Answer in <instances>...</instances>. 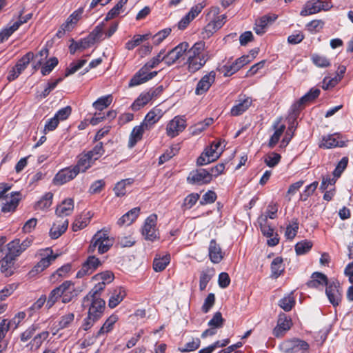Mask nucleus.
Returning a JSON list of instances; mask_svg holds the SVG:
<instances>
[{"mask_svg": "<svg viewBox=\"0 0 353 353\" xmlns=\"http://www.w3.org/2000/svg\"><path fill=\"white\" fill-rule=\"evenodd\" d=\"M278 206L275 203H270L267 208L265 214L259 219V221L267 222L268 218L274 219L276 216Z\"/></svg>", "mask_w": 353, "mask_h": 353, "instance_id": "nucleus-53", "label": "nucleus"}, {"mask_svg": "<svg viewBox=\"0 0 353 353\" xmlns=\"http://www.w3.org/2000/svg\"><path fill=\"white\" fill-rule=\"evenodd\" d=\"M312 63L317 67L326 68L330 65L329 59L325 56L319 54H312L311 55Z\"/></svg>", "mask_w": 353, "mask_h": 353, "instance_id": "nucleus-60", "label": "nucleus"}, {"mask_svg": "<svg viewBox=\"0 0 353 353\" xmlns=\"http://www.w3.org/2000/svg\"><path fill=\"white\" fill-rule=\"evenodd\" d=\"M208 254L210 261L213 263H219L223 257L221 248L214 239L211 240L210 242Z\"/></svg>", "mask_w": 353, "mask_h": 353, "instance_id": "nucleus-27", "label": "nucleus"}, {"mask_svg": "<svg viewBox=\"0 0 353 353\" xmlns=\"http://www.w3.org/2000/svg\"><path fill=\"white\" fill-rule=\"evenodd\" d=\"M112 101V95H106L99 98L96 101L93 103V106L96 110H103V109L108 107Z\"/></svg>", "mask_w": 353, "mask_h": 353, "instance_id": "nucleus-54", "label": "nucleus"}, {"mask_svg": "<svg viewBox=\"0 0 353 353\" xmlns=\"http://www.w3.org/2000/svg\"><path fill=\"white\" fill-rule=\"evenodd\" d=\"M74 210V201L72 199H66L57 205L56 214L59 217H63L72 214Z\"/></svg>", "mask_w": 353, "mask_h": 353, "instance_id": "nucleus-31", "label": "nucleus"}, {"mask_svg": "<svg viewBox=\"0 0 353 353\" xmlns=\"http://www.w3.org/2000/svg\"><path fill=\"white\" fill-rule=\"evenodd\" d=\"M68 226L67 219L58 221L54 223L50 230V236L53 239H58L63 233L65 232Z\"/></svg>", "mask_w": 353, "mask_h": 353, "instance_id": "nucleus-33", "label": "nucleus"}, {"mask_svg": "<svg viewBox=\"0 0 353 353\" xmlns=\"http://www.w3.org/2000/svg\"><path fill=\"white\" fill-rule=\"evenodd\" d=\"M151 101L150 94L147 92H142L131 105L134 111H137Z\"/></svg>", "mask_w": 353, "mask_h": 353, "instance_id": "nucleus-45", "label": "nucleus"}, {"mask_svg": "<svg viewBox=\"0 0 353 353\" xmlns=\"http://www.w3.org/2000/svg\"><path fill=\"white\" fill-rule=\"evenodd\" d=\"M102 264L99 258L95 256H89L82 264L81 269L77 273V278H82L92 274Z\"/></svg>", "mask_w": 353, "mask_h": 353, "instance_id": "nucleus-9", "label": "nucleus"}, {"mask_svg": "<svg viewBox=\"0 0 353 353\" xmlns=\"http://www.w3.org/2000/svg\"><path fill=\"white\" fill-rule=\"evenodd\" d=\"M201 345V340L199 338H192L190 341L187 342L183 347H179L181 352H190L197 350Z\"/></svg>", "mask_w": 353, "mask_h": 353, "instance_id": "nucleus-55", "label": "nucleus"}, {"mask_svg": "<svg viewBox=\"0 0 353 353\" xmlns=\"http://www.w3.org/2000/svg\"><path fill=\"white\" fill-rule=\"evenodd\" d=\"M345 146V141L339 133L329 134L321 137L319 147L323 149L342 148Z\"/></svg>", "mask_w": 353, "mask_h": 353, "instance_id": "nucleus-5", "label": "nucleus"}, {"mask_svg": "<svg viewBox=\"0 0 353 353\" xmlns=\"http://www.w3.org/2000/svg\"><path fill=\"white\" fill-rule=\"evenodd\" d=\"M252 100L250 97H244L243 99H239L237 103L231 109V114L232 116H239L246 111L251 105Z\"/></svg>", "mask_w": 353, "mask_h": 353, "instance_id": "nucleus-29", "label": "nucleus"}, {"mask_svg": "<svg viewBox=\"0 0 353 353\" xmlns=\"http://www.w3.org/2000/svg\"><path fill=\"white\" fill-rule=\"evenodd\" d=\"M74 320V314L68 312L61 316L58 321V330H62L69 327Z\"/></svg>", "mask_w": 353, "mask_h": 353, "instance_id": "nucleus-49", "label": "nucleus"}, {"mask_svg": "<svg viewBox=\"0 0 353 353\" xmlns=\"http://www.w3.org/2000/svg\"><path fill=\"white\" fill-rule=\"evenodd\" d=\"M79 174V170L74 166L67 167L59 170L53 178V183L56 185H63L74 179Z\"/></svg>", "mask_w": 353, "mask_h": 353, "instance_id": "nucleus-7", "label": "nucleus"}, {"mask_svg": "<svg viewBox=\"0 0 353 353\" xmlns=\"http://www.w3.org/2000/svg\"><path fill=\"white\" fill-rule=\"evenodd\" d=\"M170 262V254H157L153 261V269L157 272H162L169 265Z\"/></svg>", "mask_w": 353, "mask_h": 353, "instance_id": "nucleus-34", "label": "nucleus"}, {"mask_svg": "<svg viewBox=\"0 0 353 353\" xmlns=\"http://www.w3.org/2000/svg\"><path fill=\"white\" fill-rule=\"evenodd\" d=\"M34 59V54L32 52H28L17 61L14 67L21 73L27 68L30 61H32Z\"/></svg>", "mask_w": 353, "mask_h": 353, "instance_id": "nucleus-46", "label": "nucleus"}, {"mask_svg": "<svg viewBox=\"0 0 353 353\" xmlns=\"http://www.w3.org/2000/svg\"><path fill=\"white\" fill-rule=\"evenodd\" d=\"M330 283L327 276L321 272H314L310 280L307 283L309 288L322 290L325 286L327 287Z\"/></svg>", "mask_w": 353, "mask_h": 353, "instance_id": "nucleus-22", "label": "nucleus"}, {"mask_svg": "<svg viewBox=\"0 0 353 353\" xmlns=\"http://www.w3.org/2000/svg\"><path fill=\"white\" fill-rule=\"evenodd\" d=\"M274 128L275 130L274 134L270 137L268 146L271 148H274L277 143L279 142L281 135L283 134L284 130L285 129V125L282 124L280 125H274Z\"/></svg>", "mask_w": 353, "mask_h": 353, "instance_id": "nucleus-48", "label": "nucleus"}, {"mask_svg": "<svg viewBox=\"0 0 353 353\" xmlns=\"http://www.w3.org/2000/svg\"><path fill=\"white\" fill-rule=\"evenodd\" d=\"M234 61L232 63H226L219 67V72L225 77H230L239 70V66Z\"/></svg>", "mask_w": 353, "mask_h": 353, "instance_id": "nucleus-56", "label": "nucleus"}, {"mask_svg": "<svg viewBox=\"0 0 353 353\" xmlns=\"http://www.w3.org/2000/svg\"><path fill=\"white\" fill-rule=\"evenodd\" d=\"M53 194L50 192L45 193L40 199L34 204L35 210H48L52 203Z\"/></svg>", "mask_w": 353, "mask_h": 353, "instance_id": "nucleus-39", "label": "nucleus"}, {"mask_svg": "<svg viewBox=\"0 0 353 353\" xmlns=\"http://www.w3.org/2000/svg\"><path fill=\"white\" fill-rule=\"evenodd\" d=\"M277 19V15L274 14H268L263 15L256 20L254 30L255 32L261 35L265 33L268 26L272 24Z\"/></svg>", "mask_w": 353, "mask_h": 353, "instance_id": "nucleus-19", "label": "nucleus"}, {"mask_svg": "<svg viewBox=\"0 0 353 353\" xmlns=\"http://www.w3.org/2000/svg\"><path fill=\"white\" fill-rule=\"evenodd\" d=\"M126 296L125 290L122 287H117L112 292L108 301V306L110 308L116 307Z\"/></svg>", "mask_w": 353, "mask_h": 353, "instance_id": "nucleus-28", "label": "nucleus"}, {"mask_svg": "<svg viewBox=\"0 0 353 353\" xmlns=\"http://www.w3.org/2000/svg\"><path fill=\"white\" fill-rule=\"evenodd\" d=\"M285 270V265L281 257H276L271 263V276L278 278Z\"/></svg>", "mask_w": 353, "mask_h": 353, "instance_id": "nucleus-40", "label": "nucleus"}, {"mask_svg": "<svg viewBox=\"0 0 353 353\" xmlns=\"http://www.w3.org/2000/svg\"><path fill=\"white\" fill-rule=\"evenodd\" d=\"M17 259L6 254L3 250H0L1 271L6 276H10L13 273L14 265Z\"/></svg>", "mask_w": 353, "mask_h": 353, "instance_id": "nucleus-23", "label": "nucleus"}, {"mask_svg": "<svg viewBox=\"0 0 353 353\" xmlns=\"http://www.w3.org/2000/svg\"><path fill=\"white\" fill-rule=\"evenodd\" d=\"M188 48L189 44L187 42H182L177 45L167 54H164L165 63L168 65L174 64L188 51Z\"/></svg>", "mask_w": 353, "mask_h": 353, "instance_id": "nucleus-13", "label": "nucleus"}, {"mask_svg": "<svg viewBox=\"0 0 353 353\" xmlns=\"http://www.w3.org/2000/svg\"><path fill=\"white\" fill-rule=\"evenodd\" d=\"M5 202L3 203L1 211L3 213L14 212L21 200V194L19 192H12L10 195H6L4 198Z\"/></svg>", "mask_w": 353, "mask_h": 353, "instance_id": "nucleus-17", "label": "nucleus"}, {"mask_svg": "<svg viewBox=\"0 0 353 353\" xmlns=\"http://www.w3.org/2000/svg\"><path fill=\"white\" fill-rule=\"evenodd\" d=\"M312 247V243L309 241H303L299 242L295 245V251L298 255H302L307 253Z\"/></svg>", "mask_w": 353, "mask_h": 353, "instance_id": "nucleus-64", "label": "nucleus"}, {"mask_svg": "<svg viewBox=\"0 0 353 353\" xmlns=\"http://www.w3.org/2000/svg\"><path fill=\"white\" fill-rule=\"evenodd\" d=\"M157 216L154 214L149 216L145 221L142 234L146 240L153 241L159 237L157 229Z\"/></svg>", "mask_w": 353, "mask_h": 353, "instance_id": "nucleus-4", "label": "nucleus"}, {"mask_svg": "<svg viewBox=\"0 0 353 353\" xmlns=\"http://www.w3.org/2000/svg\"><path fill=\"white\" fill-rule=\"evenodd\" d=\"M40 328L39 323H34L30 325L28 328H27L23 332H22L20 335V340L22 342H26L29 339H30L36 331Z\"/></svg>", "mask_w": 353, "mask_h": 353, "instance_id": "nucleus-59", "label": "nucleus"}, {"mask_svg": "<svg viewBox=\"0 0 353 353\" xmlns=\"http://www.w3.org/2000/svg\"><path fill=\"white\" fill-rule=\"evenodd\" d=\"M220 9L217 6L211 7L208 14L209 17L212 16L214 18L212 22L216 26V29L219 30L226 22L227 16L225 14L219 15Z\"/></svg>", "mask_w": 353, "mask_h": 353, "instance_id": "nucleus-35", "label": "nucleus"}, {"mask_svg": "<svg viewBox=\"0 0 353 353\" xmlns=\"http://www.w3.org/2000/svg\"><path fill=\"white\" fill-rule=\"evenodd\" d=\"M157 71L151 72L145 65H143L135 74L132 77L129 82V87H134L144 83L149 80L153 79L157 74Z\"/></svg>", "mask_w": 353, "mask_h": 353, "instance_id": "nucleus-6", "label": "nucleus"}, {"mask_svg": "<svg viewBox=\"0 0 353 353\" xmlns=\"http://www.w3.org/2000/svg\"><path fill=\"white\" fill-rule=\"evenodd\" d=\"M134 182V179L129 178L119 181L114 188V191L117 196H123L126 194V188L130 186Z\"/></svg>", "mask_w": 353, "mask_h": 353, "instance_id": "nucleus-43", "label": "nucleus"}, {"mask_svg": "<svg viewBox=\"0 0 353 353\" xmlns=\"http://www.w3.org/2000/svg\"><path fill=\"white\" fill-rule=\"evenodd\" d=\"M6 247L7 250L5 253L15 259L23 252L20 245V240L19 239H15L10 241L7 244Z\"/></svg>", "mask_w": 353, "mask_h": 353, "instance_id": "nucleus-36", "label": "nucleus"}, {"mask_svg": "<svg viewBox=\"0 0 353 353\" xmlns=\"http://www.w3.org/2000/svg\"><path fill=\"white\" fill-rule=\"evenodd\" d=\"M59 287L53 289L49 294L48 297H46V307L47 309L51 308L56 302L61 298V292Z\"/></svg>", "mask_w": 353, "mask_h": 353, "instance_id": "nucleus-52", "label": "nucleus"}, {"mask_svg": "<svg viewBox=\"0 0 353 353\" xmlns=\"http://www.w3.org/2000/svg\"><path fill=\"white\" fill-rule=\"evenodd\" d=\"M292 326V321L286 316H280L278 320V323L273 330V334L276 337H281L285 333L290 329Z\"/></svg>", "mask_w": 353, "mask_h": 353, "instance_id": "nucleus-26", "label": "nucleus"}, {"mask_svg": "<svg viewBox=\"0 0 353 353\" xmlns=\"http://www.w3.org/2000/svg\"><path fill=\"white\" fill-rule=\"evenodd\" d=\"M165 50H161L156 57L151 59L144 65H145L148 69L152 70L156 68L161 62H165Z\"/></svg>", "mask_w": 353, "mask_h": 353, "instance_id": "nucleus-63", "label": "nucleus"}, {"mask_svg": "<svg viewBox=\"0 0 353 353\" xmlns=\"http://www.w3.org/2000/svg\"><path fill=\"white\" fill-rule=\"evenodd\" d=\"M262 234L268 239L267 244L269 246H275L279 242L278 234L275 232L274 229L269 225L267 222L259 221Z\"/></svg>", "mask_w": 353, "mask_h": 353, "instance_id": "nucleus-21", "label": "nucleus"}, {"mask_svg": "<svg viewBox=\"0 0 353 353\" xmlns=\"http://www.w3.org/2000/svg\"><path fill=\"white\" fill-rule=\"evenodd\" d=\"M114 279V274L109 270L97 274L93 276V280L99 281L95 285H102L103 290L107 284L110 283Z\"/></svg>", "mask_w": 353, "mask_h": 353, "instance_id": "nucleus-37", "label": "nucleus"}, {"mask_svg": "<svg viewBox=\"0 0 353 353\" xmlns=\"http://www.w3.org/2000/svg\"><path fill=\"white\" fill-rule=\"evenodd\" d=\"M46 304V296L41 295L28 310L29 316H32L34 313L38 312L43 305Z\"/></svg>", "mask_w": 353, "mask_h": 353, "instance_id": "nucleus-61", "label": "nucleus"}, {"mask_svg": "<svg viewBox=\"0 0 353 353\" xmlns=\"http://www.w3.org/2000/svg\"><path fill=\"white\" fill-rule=\"evenodd\" d=\"M39 255L41 257L40 261L34 267V271L36 272L43 271L57 258V255H54L52 250L49 248L40 250L39 251Z\"/></svg>", "mask_w": 353, "mask_h": 353, "instance_id": "nucleus-10", "label": "nucleus"}, {"mask_svg": "<svg viewBox=\"0 0 353 353\" xmlns=\"http://www.w3.org/2000/svg\"><path fill=\"white\" fill-rule=\"evenodd\" d=\"M215 79L216 72L214 70H212L204 75L196 85L195 94L196 95H201L208 92L211 85L214 83Z\"/></svg>", "mask_w": 353, "mask_h": 353, "instance_id": "nucleus-14", "label": "nucleus"}, {"mask_svg": "<svg viewBox=\"0 0 353 353\" xmlns=\"http://www.w3.org/2000/svg\"><path fill=\"white\" fill-rule=\"evenodd\" d=\"M103 292L102 285H94L83 299L82 307L88 309V314L100 319L105 310V301L101 298Z\"/></svg>", "mask_w": 353, "mask_h": 353, "instance_id": "nucleus-1", "label": "nucleus"}, {"mask_svg": "<svg viewBox=\"0 0 353 353\" xmlns=\"http://www.w3.org/2000/svg\"><path fill=\"white\" fill-rule=\"evenodd\" d=\"M295 304V299L292 294L283 297L279 301V306L285 311H290Z\"/></svg>", "mask_w": 353, "mask_h": 353, "instance_id": "nucleus-62", "label": "nucleus"}, {"mask_svg": "<svg viewBox=\"0 0 353 353\" xmlns=\"http://www.w3.org/2000/svg\"><path fill=\"white\" fill-rule=\"evenodd\" d=\"M185 127L186 120L183 117L176 116L167 124L166 134L168 137L174 138L183 132Z\"/></svg>", "mask_w": 353, "mask_h": 353, "instance_id": "nucleus-8", "label": "nucleus"}, {"mask_svg": "<svg viewBox=\"0 0 353 353\" xmlns=\"http://www.w3.org/2000/svg\"><path fill=\"white\" fill-rule=\"evenodd\" d=\"M282 348L285 353H299L310 349L309 344L299 339H292L284 341Z\"/></svg>", "mask_w": 353, "mask_h": 353, "instance_id": "nucleus-12", "label": "nucleus"}, {"mask_svg": "<svg viewBox=\"0 0 353 353\" xmlns=\"http://www.w3.org/2000/svg\"><path fill=\"white\" fill-rule=\"evenodd\" d=\"M320 90L318 88H312L303 95L298 101H296L292 106L294 111H298L303 108L306 105L314 101L320 94Z\"/></svg>", "mask_w": 353, "mask_h": 353, "instance_id": "nucleus-18", "label": "nucleus"}, {"mask_svg": "<svg viewBox=\"0 0 353 353\" xmlns=\"http://www.w3.org/2000/svg\"><path fill=\"white\" fill-rule=\"evenodd\" d=\"M204 49L205 43L203 41H199L194 44L188 53L190 55L208 57V54L203 53Z\"/></svg>", "mask_w": 353, "mask_h": 353, "instance_id": "nucleus-57", "label": "nucleus"}, {"mask_svg": "<svg viewBox=\"0 0 353 353\" xmlns=\"http://www.w3.org/2000/svg\"><path fill=\"white\" fill-rule=\"evenodd\" d=\"M336 179L331 178L330 176H324L322 179V182L320 186V190L325 192L323 199L330 201L332 199L335 194V183Z\"/></svg>", "mask_w": 353, "mask_h": 353, "instance_id": "nucleus-15", "label": "nucleus"}, {"mask_svg": "<svg viewBox=\"0 0 353 353\" xmlns=\"http://www.w3.org/2000/svg\"><path fill=\"white\" fill-rule=\"evenodd\" d=\"M59 288L61 291L62 302L64 303L70 302L77 296L74 284L72 281H64Z\"/></svg>", "mask_w": 353, "mask_h": 353, "instance_id": "nucleus-20", "label": "nucleus"}, {"mask_svg": "<svg viewBox=\"0 0 353 353\" xmlns=\"http://www.w3.org/2000/svg\"><path fill=\"white\" fill-rule=\"evenodd\" d=\"M214 122V119L212 118H207L204 121H201L195 124L192 128V134L198 135L204 131L208 127L211 125Z\"/></svg>", "mask_w": 353, "mask_h": 353, "instance_id": "nucleus-50", "label": "nucleus"}, {"mask_svg": "<svg viewBox=\"0 0 353 353\" xmlns=\"http://www.w3.org/2000/svg\"><path fill=\"white\" fill-rule=\"evenodd\" d=\"M145 130H147L141 123L133 128L129 138L128 146L130 148H133L142 139Z\"/></svg>", "mask_w": 353, "mask_h": 353, "instance_id": "nucleus-38", "label": "nucleus"}, {"mask_svg": "<svg viewBox=\"0 0 353 353\" xmlns=\"http://www.w3.org/2000/svg\"><path fill=\"white\" fill-rule=\"evenodd\" d=\"M187 181L190 184L203 185L212 181L207 169L199 168L190 172Z\"/></svg>", "mask_w": 353, "mask_h": 353, "instance_id": "nucleus-11", "label": "nucleus"}, {"mask_svg": "<svg viewBox=\"0 0 353 353\" xmlns=\"http://www.w3.org/2000/svg\"><path fill=\"white\" fill-rule=\"evenodd\" d=\"M200 195L198 193H191L188 194L183 201L182 208L183 210L191 209L198 201Z\"/></svg>", "mask_w": 353, "mask_h": 353, "instance_id": "nucleus-58", "label": "nucleus"}, {"mask_svg": "<svg viewBox=\"0 0 353 353\" xmlns=\"http://www.w3.org/2000/svg\"><path fill=\"white\" fill-rule=\"evenodd\" d=\"M162 116V110L159 108H154L146 114L141 124L145 127L146 130H150L154 123L159 121Z\"/></svg>", "mask_w": 353, "mask_h": 353, "instance_id": "nucleus-25", "label": "nucleus"}, {"mask_svg": "<svg viewBox=\"0 0 353 353\" xmlns=\"http://www.w3.org/2000/svg\"><path fill=\"white\" fill-rule=\"evenodd\" d=\"M325 294L333 307L339 306L342 301L343 290L336 279H330V283L325 288Z\"/></svg>", "mask_w": 353, "mask_h": 353, "instance_id": "nucleus-3", "label": "nucleus"}, {"mask_svg": "<svg viewBox=\"0 0 353 353\" xmlns=\"http://www.w3.org/2000/svg\"><path fill=\"white\" fill-rule=\"evenodd\" d=\"M114 243L113 239L109 236L107 230L97 232L93 236L88 248L89 252H94L97 249L99 254L108 252Z\"/></svg>", "mask_w": 353, "mask_h": 353, "instance_id": "nucleus-2", "label": "nucleus"}, {"mask_svg": "<svg viewBox=\"0 0 353 353\" xmlns=\"http://www.w3.org/2000/svg\"><path fill=\"white\" fill-rule=\"evenodd\" d=\"M94 161L87 152L82 153L79 156L77 163L74 167L79 170V173L84 172L92 165Z\"/></svg>", "mask_w": 353, "mask_h": 353, "instance_id": "nucleus-30", "label": "nucleus"}, {"mask_svg": "<svg viewBox=\"0 0 353 353\" xmlns=\"http://www.w3.org/2000/svg\"><path fill=\"white\" fill-rule=\"evenodd\" d=\"M139 212V208H134L132 209L119 219L118 224L119 225H130L138 217Z\"/></svg>", "mask_w": 353, "mask_h": 353, "instance_id": "nucleus-41", "label": "nucleus"}, {"mask_svg": "<svg viewBox=\"0 0 353 353\" xmlns=\"http://www.w3.org/2000/svg\"><path fill=\"white\" fill-rule=\"evenodd\" d=\"M90 219L91 215L89 212L79 216L72 224L73 231L77 232L86 227L90 223Z\"/></svg>", "mask_w": 353, "mask_h": 353, "instance_id": "nucleus-42", "label": "nucleus"}, {"mask_svg": "<svg viewBox=\"0 0 353 353\" xmlns=\"http://www.w3.org/2000/svg\"><path fill=\"white\" fill-rule=\"evenodd\" d=\"M208 59V57H199L188 54V58L186 62L188 71L191 73L198 71L205 64Z\"/></svg>", "mask_w": 353, "mask_h": 353, "instance_id": "nucleus-24", "label": "nucleus"}, {"mask_svg": "<svg viewBox=\"0 0 353 353\" xmlns=\"http://www.w3.org/2000/svg\"><path fill=\"white\" fill-rule=\"evenodd\" d=\"M48 336L49 332L48 331H43L34 336L28 345L30 346L31 349H39L41 346L43 342L46 340Z\"/></svg>", "mask_w": 353, "mask_h": 353, "instance_id": "nucleus-47", "label": "nucleus"}, {"mask_svg": "<svg viewBox=\"0 0 353 353\" xmlns=\"http://www.w3.org/2000/svg\"><path fill=\"white\" fill-rule=\"evenodd\" d=\"M83 13V8H79L77 10L74 11L63 24V28H64L65 30H68V32L71 31L82 17Z\"/></svg>", "mask_w": 353, "mask_h": 353, "instance_id": "nucleus-32", "label": "nucleus"}, {"mask_svg": "<svg viewBox=\"0 0 353 353\" xmlns=\"http://www.w3.org/2000/svg\"><path fill=\"white\" fill-rule=\"evenodd\" d=\"M213 275V270L207 269L201 272L199 280L200 290L203 291L206 288L208 282L211 280Z\"/></svg>", "mask_w": 353, "mask_h": 353, "instance_id": "nucleus-51", "label": "nucleus"}, {"mask_svg": "<svg viewBox=\"0 0 353 353\" xmlns=\"http://www.w3.org/2000/svg\"><path fill=\"white\" fill-rule=\"evenodd\" d=\"M327 8L328 4L324 1L320 0L309 1L305 4L300 14L301 16L305 17L316 14L322 10H327Z\"/></svg>", "mask_w": 353, "mask_h": 353, "instance_id": "nucleus-16", "label": "nucleus"}, {"mask_svg": "<svg viewBox=\"0 0 353 353\" xmlns=\"http://www.w3.org/2000/svg\"><path fill=\"white\" fill-rule=\"evenodd\" d=\"M118 321L117 315H111L103 323V326L98 331L97 336L107 334L113 330L115 323Z\"/></svg>", "mask_w": 353, "mask_h": 353, "instance_id": "nucleus-44", "label": "nucleus"}]
</instances>
